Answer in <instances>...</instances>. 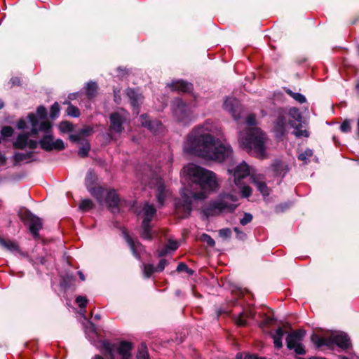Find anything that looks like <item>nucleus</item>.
Returning a JSON list of instances; mask_svg holds the SVG:
<instances>
[{
    "instance_id": "nucleus-57",
    "label": "nucleus",
    "mask_w": 359,
    "mask_h": 359,
    "mask_svg": "<svg viewBox=\"0 0 359 359\" xmlns=\"http://www.w3.org/2000/svg\"><path fill=\"white\" fill-rule=\"evenodd\" d=\"M39 144V142H38L36 140L28 139L27 147H29L32 149H34L37 147Z\"/></svg>"
},
{
    "instance_id": "nucleus-64",
    "label": "nucleus",
    "mask_w": 359,
    "mask_h": 359,
    "mask_svg": "<svg viewBox=\"0 0 359 359\" xmlns=\"http://www.w3.org/2000/svg\"><path fill=\"white\" fill-rule=\"evenodd\" d=\"M244 359H266V358H262V357H257L255 355H246Z\"/></svg>"
},
{
    "instance_id": "nucleus-40",
    "label": "nucleus",
    "mask_w": 359,
    "mask_h": 359,
    "mask_svg": "<svg viewBox=\"0 0 359 359\" xmlns=\"http://www.w3.org/2000/svg\"><path fill=\"white\" fill-rule=\"evenodd\" d=\"M241 189V192L243 198L249 197L252 194V189L249 186H245L241 182V186H237Z\"/></svg>"
},
{
    "instance_id": "nucleus-10",
    "label": "nucleus",
    "mask_w": 359,
    "mask_h": 359,
    "mask_svg": "<svg viewBox=\"0 0 359 359\" xmlns=\"http://www.w3.org/2000/svg\"><path fill=\"white\" fill-rule=\"evenodd\" d=\"M289 115L292 118L289 120V125L294 128L292 133L297 137H309V133L304 128V123L302 121V116L299 110L295 107L291 108L289 111Z\"/></svg>"
},
{
    "instance_id": "nucleus-1",
    "label": "nucleus",
    "mask_w": 359,
    "mask_h": 359,
    "mask_svg": "<svg viewBox=\"0 0 359 359\" xmlns=\"http://www.w3.org/2000/svg\"><path fill=\"white\" fill-rule=\"evenodd\" d=\"M212 126L206 121L195 127L188 135L183 147L184 151L207 160L222 162L232 155V149L210 134Z\"/></svg>"
},
{
    "instance_id": "nucleus-14",
    "label": "nucleus",
    "mask_w": 359,
    "mask_h": 359,
    "mask_svg": "<svg viewBox=\"0 0 359 359\" xmlns=\"http://www.w3.org/2000/svg\"><path fill=\"white\" fill-rule=\"evenodd\" d=\"M331 346L336 344L341 349H347L351 346L350 338L344 332H335L330 335Z\"/></svg>"
},
{
    "instance_id": "nucleus-27",
    "label": "nucleus",
    "mask_w": 359,
    "mask_h": 359,
    "mask_svg": "<svg viewBox=\"0 0 359 359\" xmlns=\"http://www.w3.org/2000/svg\"><path fill=\"white\" fill-rule=\"evenodd\" d=\"M311 340L317 348H320L323 346L331 347L330 336L328 337H322L316 334H313L311 335Z\"/></svg>"
},
{
    "instance_id": "nucleus-36",
    "label": "nucleus",
    "mask_w": 359,
    "mask_h": 359,
    "mask_svg": "<svg viewBox=\"0 0 359 359\" xmlns=\"http://www.w3.org/2000/svg\"><path fill=\"white\" fill-rule=\"evenodd\" d=\"M90 149V145L88 142H86L84 145L79 148L78 151V154L81 157H86L88 155L89 151Z\"/></svg>"
},
{
    "instance_id": "nucleus-32",
    "label": "nucleus",
    "mask_w": 359,
    "mask_h": 359,
    "mask_svg": "<svg viewBox=\"0 0 359 359\" xmlns=\"http://www.w3.org/2000/svg\"><path fill=\"white\" fill-rule=\"evenodd\" d=\"M286 93L290 95L292 98H294L299 103H304L306 101L305 96L299 93H294L290 89L286 90Z\"/></svg>"
},
{
    "instance_id": "nucleus-58",
    "label": "nucleus",
    "mask_w": 359,
    "mask_h": 359,
    "mask_svg": "<svg viewBox=\"0 0 359 359\" xmlns=\"http://www.w3.org/2000/svg\"><path fill=\"white\" fill-rule=\"evenodd\" d=\"M233 230L236 233L237 238L238 239L243 240L245 238V236H246L245 233H244L243 232L241 231L238 227H235L233 229Z\"/></svg>"
},
{
    "instance_id": "nucleus-51",
    "label": "nucleus",
    "mask_w": 359,
    "mask_h": 359,
    "mask_svg": "<svg viewBox=\"0 0 359 359\" xmlns=\"http://www.w3.org/2000/svg\"><path fill=\"white\" fill-rule=\"evenodd\" d=\"M177 271L178 272H182V271H187L188 273L189 274H192L193 273V271L189 269L187 266V265L184 263V262H180L177 267Z\"/></svg>"
},
{
    "instance_id": "nucleus-52",
    "label": "nucleus",
    "mask_w": 359,
    "mask_h": 359,
    "mask_svg": "<svg viewBox=\"0 0 359 359\" xmlns=\"http://www.w3.org/2000/svg\"><path fill=\"white\" fill-rule=\"evenodd\" d=\"M168 264V262L166 259H161L160 261H159V263L157 265V266L156 267V271L157 272H161L164 270L165 266L167 265Z\"/></svg>"
},
{
    "instance_id": "nucleus-20",
    "label": "nucleus",
    "mask_w": 359,
    "mask_h": 359,
    "mask_svg": "<svg viewBox=\"0 0 359 359\" xmlns=\"http://www.w3.org/2000/svg\"><path fill=\"white\" fill-rule=\"evenodd\" d=\"M27 224L34 238H38L39 232L42 228V222L39 217L29 213L27 216Z\"/></svg>"
},
{
    "instance_id": "nucleus-8",
    "label": "nucleus",
    "mask_w": 359,
    "mask_h": 359,
    "mask_svg": "<svg viewBox=\"0 0 359 359\" xmlns=\"http://www.w3.org/2000/svg\"><path fill=\"white\" fill-rule=\"evenodd\" d=\"M156 214V210L154 205L147 202L144 204L141 212L138 213V215H142L143 218L140 232V236L143 239L151 240L153 238L155 231L152 229L151 222Z\"/></svg>"
},
{
    "instance_id": "nucleus-21",
    "label": "nucleus",
    "mask_w": 359,
    "mask_h": 359,
    "mask_svg": "<svg viewBox=\"0 0 359 359\" xmlns=\"http://www.w3.org/2000/svg\"><path fill=\"white\" fill-rule=\"evenodd\" d=\"M251 183L255 184L257 189V190L264 196H266L269 195V189L267 187L266 184L264 181L263 175H251L250 176Z\"/></svg>"
},
{
    "instance_id": "nucleus-43",
    "label": "nucleus",
    "mask_w": 359,
    "mask_h": 359,
    "mask_svg": "<svg viewBox=\"0 0 359 359\" xmlns=\"http://www.w3.org/2000/svg\"><path fill=\"white\" fill-rule=\"evenodd\" d=\"M201 238L210 247H213L215 245L214 239L207 233H203Z\"/></svg>"
},
{
    "instance_id": "nucleus-25",
    "label": "nucleus",
    "mask_w": 359,
    "mask_h": 359,
    "mask_svg": "<svg viewBox=\"0 0 359 359\" xmlns=\"http://www.w3.org/2000/svg\"><path fill=\"white\" fill-rule=\"evenodd\" d=\"M14 165H17L20 162L29 163L33 161L34 153L32 151H28L26 153L17 152L13 156Z\"/></svg>"
},
{
    "instance_id": "nucleus-12",
    "label": "nucleus",
    "mask_w": 359,
    "mask_h": 359,
    "mask_svg": "<svg viewBox=\"0 0 359 359\" xmlns=\"http://www.w3.org/2000/svg\"><path fill=\"white\" fill-rule=\"evenodd\" d=\"M224 110L229 112L234 120L238 121L241 118V105L238 99L232 97H227L223 104Z\"/></svg>"
},
{
    "instance_id": "nucleus-46",
    "label": "nucleus",
    "mask_w": 359,
    "mask_h": 359,
    "mask_svg": "<svg viewBox=\"0 0 359 359\" xmlns=\"http://www.w3.org/2000/svg\"><path fill=\"white\" fill-rule=\"evenodd\" d=\"M340 129L343 133H348L351 130V121L346 119L342 122L340 126Z\"/></svg>"
},
{
    "instance_id": "nucleus-37",
    "label": "nucleus",
    "mask_w": 359,
    "mask_h": 359,
    "mask_svg": "<svg viewBox=\"0 0 359 359\" xmlns=\"http://www.w3.org/2000/svg\"><path fill=\"white\" fill-rule=\"evenodd\" d=\"M313 155V151L310 149H306L304 151L298 155V158L300 161L307 163V160Z\"/></svg>"
},
{
    "instance_id": "nucleus-31",
    "label": "nucleus",
    "mask_w": 359,
    "mask_h": 359,
    "mask_svg": "<svg viewBox=\"0 0 359 359\" xmlns=\"http://www.w3.org/2000/svg\"><path fill=\"white\" fill-rule=\"evenodd\" d=\"M66 103L68 104V107L67 109V115L74 118L79 117L81 114L79 109L72 104L69 102H67Z\"/></svg>"
},
{
    "instance_id": "nucleus-49",
    "label": "nucleus",
    "mask_w": 359,
    "mask_h": 359,
    "mask_svg": "<svg viewBox=\"0 0 359 359\" xmlns=\"http://www.w3.org/2000/svg\"><path fill=\"white\" fill-rule=\"evenodd\" d=\"M292 350H294V353L297 355H305L306 353L305 347L302 343L297 345V346H294V348H292Z\"/></svg>"
},
{
    "instance_id": "nucleus-63",
    "label": "nucleus",
    "mask_w": 359,
    "mask_h": 359,
    "mask_svg": "<svg viewBox=\"0 0 359 359\" xmlns=\"http://www.w3.org/2000/svg\"><path fill=\"white\" fill-rule=\"evenodd\" d=\"M6 162V157L4 154H0V165H5Z\"/></svg>"
},
{
    "instance_id": "nucleus-55",
    "label": "nucleus",
    "mask_w": 359,
    "mask_h": 359,
    "mask_svg": "<svg viewBox=\"0 0 359 359\" xmlns=\"http://www.w3.org/2000/svg\"><path fill=\"white\" fill-rule=\"evenodd\" d=\"M273 339V344L276 348H280L283 346L282 339L276 337L275 336H271Z\"/></svg>"
},
{
    "instance_id": "nucleus-2",
    "label": "nucleus",
    "mask_w": 359,
    "mask_h": 359,
    "mask_svg": "<svg viewBox=\"0 0 359 359\" xmlns=\"http://www.w3.org/2000/svg\"><path fill=\"white\" fill-rule=\"evenodd\" d=\"M184 173L194 183L198 184L204 191L194 192L187 187L180 191L181 197L175 201V210L179 216L185 218L189 216L194 201H203L207 198L205 191H215L218 189L216 175L210 170L194 164H189L183 168Z\"/></svg>"
},
{
    "instance_id": "nucleus-61",
    "label": "nucleus",
    "mask_w": 359,
    "mask_h": 359,
    "mask_svg": "<svg viewBox=\"0 0 359 359\" xmlns=\"http://www.w3.org/2000/svg\"><path fill=\"white\" fill-rule=\"evenodd\" d=\"M114 101L116 103L119 104L121 102V97H120V95H118V93H119V90L116 91L114 90Z\"/></svg>"
},
{
    "instance_id": "nucleus-29",
    "label": "nucleus",
    "mask_w": 359,
    "mask_h": 359,
    "mask_svg": "<svg viewBox=\"0 0 359 359\" xmlns=\"http://www.w3.org/2000/svg\"><path fill=\"white\" fill-rule=\"evenodd\" d=\"M0 245L13 253L20 252L18 245L14 241H5L0 237Z\"/></svg>"
},
{
    "instance_id": "nucleus-60",
    "label": "nucleus",
    "mask_w": 359,
    "mask_h": 359,
    "mask_svg": "<svg viewBox=\"0 0 359 359\" xmlns=\"http://www.w3.org/2000/svg\"><path fill=\"white\" fill-rule=\"evenodd\" d=\"M93 131V128L90 127H86L80 130V133L83 135H88Z\"/></svg>"
},
{
    "instance_id": "nucleus-50",
    "label": "nucleus",
    "mask_w": 359,
    "mask_h": 359,
    "mask_svg": "<svg viewBox=\"0 0 359 359\" xmlns=\"http://www.w3.org/2000/svg\"><path fill=\"white\" fill-rule=\"evenodd\" d=\"M76 302L79 304V306L81 309L85 308L87 305L88 300L86 297L83 296H78L76 298Z\"/></svg>"
},
{
    "instance_id": "nucleus-33",
    "label": "nucleus",
    "mask_w": 359,
    "mask_h": 359,
    "mask_svg": "<svg viewBox=\"0 0 359 359\" xmlns=\"http://www.w3.org/2000/svg\"><path fill=\"white\" fill-rule=\"evenodd\" d=\"M93 207V203L90 199H84L81 201L79 205V209L82 211H87L90 209H92Z\"/></svg>"
},
{
    "instance_id": "nucleus-7",
    "label": "nucleus",
    "mask_w": 359,
    "mask_h": 359,
    "mask_svg": "<svg viewBox=\"0 0 359 359\" xmlns=\"http://www.w3.org/2000/svg\"><path fill=\"white\" fill-rule=\"evenodd\" d=\"M90 193L100 204H106L113 213L119 211L120 198L114 189H105L101 187H92Z\"/></svg>"
},
{
    "instance_id": "nucleus-3",
    "label": "nucleus",
    "mask_w": 359,
    "mask_h": 359,
    "mask_svg": "<svg viewBox=\"0 0 359 359\" xmlns=\"http://www.w3.org/2000/svg\"><path fill=\"white\" fill-rule=\"evenodd\" d=\"M245 123L248 128L239 135L241 147L252 155L264 158L266 156V135L259 128L252 127L257 123L255 115H248Z\"/></svg>"
},
{
    "instance_id": "nucleus-11",
    "label": "nucleus",
    "mask_w": 359,
    "mask_h": 359,
    "mask_svg": "<svg viewBox=\"0 0 359 359\" xmlns=\"http://www.w3.org/2000/svg\"><path fill=\"white\" fill-rule=\"evenodd\" d=\"M128 114L123 109L111 113L109 116V130L118 134L123 131V125L128 120Z\"/></svg>"
},
{
    "instance_id": "nucleus-45",
    "label": "nucleus",
    "mask_w": 359,
    "mask_h": 359,
    "mask_svg": "<svg viewBox=\"0 0 359 359\" xmlns=\"http://www.w3.org/2000/svg\"><path fill=\"white\" fill-rule=\"evenodd\" d=\"M85 332L87 334H91L93 335H95L96 334L95 325L93 323L88 322V325L85 327Z\"/></svg>"
},
{
    "instance_id": "nucleus-28",
    "label": "nucleus",
    "mask_w": 359,
    "mask_h": 359,
    "mask_svg": "<svg viewBox=\"0 0 359 359\" xmlns=\"http://www.w3.org/2000/svg\"><path fill=\"white\" fill-rule=\"evenodd\" d=\"M254 313L250 311L248 312L242 311L234 317L236 323L239 326H245L246 325V319L253 318Z\"/></svg>"
},
{
    "instance_id": "nucleus-16",
    "label": "nucleus",
    "mask_w": 359,
    "mask_h": 359,
    "mask_svg": "<svg viewBox=\"0 0 359 359\" xmlns=\"http://www.w3.org/2000/svg\"><path fill=\"white\" fill-rule=\"evenodd\" d=\"M140 123L142 126L147 128L151 133L158 135L163 128V125L158 120L151 121L147 114L140 116Z\"/></svg>"
},
{
    "instance_id": "nucleus-17",
    "label": "nucleus",
    "mask_w": 359,
    "mask_h": 359,
    "mask_svg": "<svg viewBox=\"0 0 359 359\" xmlns=\"http://www.w3.org/2000/svg\"><path fill=\"white\" fill-rule=\"evenodd\" d=\"M287 121L286 116L282 114H280L275 121L273 132L277 139H280L285 135Z\"/></svg>"
},
{
    "instance_id": "nucleus-35",
    "label": "nucleus",
    "mask_w": 359,
    "mask_h": 359,
    "mask_svg": "<svg viewBox=\"0 0 359 359\" xmlns=\"http://www.w3.org/2000/svg\"><path fill=\"white\" fill-rule=\"evenodd\" d=\"M60 114V106L59 104L55 102L50 107V117L52 119L56 118Z\"/></svg>"
},
{
    "instance_id": "nucleus-9",
    "label": "nucleus",
    "mask_w": 359,
    "mask_h": 359,
    "mask_svg": "<svg viewBox=\"0 0 359 359\" xmlns=\"http://www.w3.org/2000/svg\"><path fill=\"white\" fill-rule=\"evenodd\" d=\"M172 112L177 121L184 126L188 125L193 119L192 110L181 98L173 100Z\"/></svg>"
},
{
    "instance_id": "nucleus-47",
    "label": "nucleus",
    "mask_w": 359,
    "mask_h": 359,
    "mask_svg": "<svg viewBox=\"0 0 359 359\" xmlns=\"http://www.w3.org/2000/svg\"><path fill=\"white\" fill-rule=\"evenodd\" d=\"M171 252L175 251L179 248V243L173 240H168V243L165 245Z\"/></svg>"
},
{
    "instance_id": "nucleus-22",
    "label": "nucleus",
    "mask_w": 359,
    "mask_h": 359,
    "mask_svg": "<svg viewBox=\"0 0 359 359\" xmlns=\"http://www.w3.org/2000/svg\"><path fill=\"white\" fill-rule=\"evenodd\" d=\"M168 86L173 91L179 93H189L193 89V85L191 83L183 80H177L168 84Z\"/></svg>"
},
{
    "instance_id": "nucleus-30",
    "label": "nucleus",
    "mask_w": 359,
    "mask_h": 359,
    "mask_svg": "<svg viewBox=\"0 0 359 359\" xmlns=\"http://www.w3.org/2000/svg\"><path fill=\"white\" fill-rule=\"evenodd\" d=\"M85 88L86 94L88 98L92 99L96 95L97 91V85L95 82H88L86 85Z\"/></svg>"
},
{
    "instance_id": "nucleus-54",
    "label": "nucleus",
    "mask_w": 359,
    "mask_h": 359,
    "mask_svg": "<svg viewBox=\"0 0 359 359\" xmlns=\"http://www.w3.org/2000/svg\"><path fill=\"white\" fill-rule=\"evenodd\" d=\"M157 252H158V256L159 257H164V256H165V255H167L168 254H170L171 251L168 248H167L166 246H165L161 250H158Z\"/></svg>"
},
{
    "instance_id": "nucleus-18",
    "label": "nucleus",
    "mask_w": 359,
    "mask_h": 359,
    "mask_svg": "<svg viewBox=\"0 0 359 359\" xmlns=\"http://www.w3.org/2000/svg\"><path fill=\"white\" fill-rule=\"evenodd\" d=\"M126 94L128 97L130 104L133 107V111L136 114H139V107L142 100V95L139 92V89L128 88Z\"/></svg>"
},
{
    "instance_id": "nucleus-44",
    "label": "nucleus",
    "mask_w": 359,
    "mask_h": 359,
    "mask_svg": "<svg viewBox=\"0 0 359 359\" xmlns=\"http://www.w3.org/2000/svg\"><path fill=\"white\" fill-rule=\"evenodd\" d=\"M36 114L39 117L40 119L43 120L47 116V110L46 108L43 106H39L36 109Z\"/></svg>"
},
{
    "instance_id": "nucleus-4",
    "label": "nucleus",
    "mask_w": 359,
    "mask_h": 359,
    "mask_svg": "<svg viewBox=\"0 0 359 359\" xmlns=\"http://www.w3.org/2000/svg\"><path fill=\"white\" fill-rule=\"evenodd\" d=\"M28 122L31 125V134L36 135L40 131L46 133L43 138L39 140L41 148L46 151L53 150L61 151L65 149L64 142L61 139L53 140V136L50 133L51 124L48 121H42L41 123L36 116L30 113L27 116Z\"/></svg>"
},
{
    "instance_id": "nucleus-39",
    "label": "nucleus",
    "mask_w": 359,
    "mask_h": 359,
    "mask_svg": "<svg viewBox=\"0 0 359 359\" xmlns=\"http://www.w3.org/2000/svg\"><path fill=\"white\" fill-rule=\"evenodd\" d=\"M59 128L63 133H68L73 130V126L69 121H62L60 123Z\"/></svg>"
},
{
    "instance_id": "nucleus-26",
    "label": "nucleus",
    "mask_w": 359,
    "mask_h": 359,
    "mask_svg": "<svg viewBox=\"0 0 359 359\" xmlns=\"http://www.w3.org/2000/svg\"><path fill=\"white\" fill-rule=\"evenodd\" d=\"M272 169L276 176L283 177L288 171L286 163L281 161L276 160L272 165Z\"/></svg>"
},
{
    "instance_id": "nucleus-24",
    "label": "nucleus",
    "mask_w": 359,
    "mask_h": 359,
    "mask_svg": "<svg viewBox=\"0 0 359 359\" xmlns=\"http://www.w3.org/2000/svg\"><path fill=\"white\" fill-rule=\"evenodd\" d=\"M30 135H32L31 132L19 134L13 143V147L19 149H24L27 147L28 139Z\"/></svg>"
},
{
    "instance_id": "nucleus-41",
    "label": "nucleus",
    "mask_w": 359,
    "mask_h": 359,
    "mask_svg": "<svg viewBox=\"0 0 359 359\" xmlns=\"http://www.w3.org/2000/svg\"><path fill=\"white\" fill-rule=\"evenodd\" d=\"M13 129L11 126H4L1 128V134L3 137H11L13 134Z\"/></svg>"
},
{
    "instance_id": "nucleus-53",
    "label": "nucleus",
    "mask_w": 359,
    "mask_h": 359,
    "mask_svg": "<svg viewBox=\"0 0 359 359\" xmlns=\"http://www.w3.org/2000/svg\"><path fill=\"white\" fill-rule=\"evenodd\" d=\"M93 177V172L91 170H89L87 172L86 177V184L87 188L89 191H90V189H91L89 187V185L91 184Z\"/></svg>"
},
{
    "instance_id": "nucleus-5",
    "label": "nucleus",
    "mask_w": 359,
    "mask_h": 359,
    "mask_svg": "<svg viewBox=\"0 0 359 359\" xmlns=\"http://www.w3.org/2000/svg\"><path fill=\"white\" fill-rule=\"evenodd\" d=\"M238 198L233 194L222 193L217 200L212 201L209 205L203 210V213L207 217L215 216L222 212H233L237 207Z\"/></svg>"
},
{
    "instance_id": "nucleus-23",
    "label": "nucleus",
    "mask_w": 359,
    "mask_h": 359,
    "mask_svg": "<svg viewBox=\"0 0 359 359\" xmlns=\"http://www.w3.org/2000/svg\"><path fill=\"white\" fill-rule=\"evenodd\" d=\"M123 233L133 255L139 259L140 258V252L143 250V245L138 241H134L126 231H123Z\"/></svg>"
},
{
    "instance_id": "nucleus-34",
    "label": "nucleus",
    "mask_w": 359,
    "mask_h": 359,
    "mask_svg": "<svg viewBox=\"0 0 359 359\" xmlns=\"http://www.w3.org/2000/svg\"><path fill=\"white\" fill-rule=\"evenodd\" d=\"M137 359H149V353L147 350V347L144 345H142L137 354Z\"/></svg>"
},
{
    "instance_id": "nucleus-6",
    "label": "nucleus",
    "mask_w": 359,
    "mask_h": 359,
    "mask_svg": "<svg viewBox=\"0 0 359 359\" xmlns=\"http://www.w3.org/2000/svg\"><path fill=\"white\" fill-rule=\"evenodd\" d=\"M133 348V344L126 341H121L118 344L111 343L106 340L102 342V353L109 359H116V353L118 355L120 359H132Z\"/></svg>"
},
{
    "instance_id": "nucleus-15",
    "label": "nucleus",
    "mask_w": 359,
    "mask_h": 359,
    "mask_svg": "<svg viewBox=\"0 0 359 359\" xmlns=\"http://www.w3.org/2000/svg\"><path fill=\"white\" fill-rule=\"evenodd\" d=\"M306 332L304 330H297L290 332L286 337V346L289 350L302 343Z\"/></svg>"
},
{
    "instance_id": "nucleus-42",
    "label": "nucleus",
    "mask_w": 359,
    "mask_h": 359,
    "mask_svg": "<svg viewBox=\"0 0 359 359\" xmlns=\"http://www.w3.org/2000/svg\"><path fill=\"white\" fill-rule=\"evenodd\" d=\"M231 230L229 228H224L219 230V236L224 238L227 239L231 236Z\"/></svg>"
},
{
    "instance_id": "nucleus-56",
    "label": "nucleus",
    "mask_w": 359,
    "mask_h": 359,
    "mask_svg": "<svg viewBox=\"0 0 359 359\" xmlns=\"http://www.w3.org/2000/svg\"><path fill=\"white\" fill-rule=\"evenodd\" d=\"M17 128L20 130H22L27 128L26 121L24 118H20L17 122Z\"/></svg>"
},
{
    "instance_id": "nucleus-38",
    "label": "nucleus",
    "mask_w": 359,
    "mask_h": 359,
    "mask_svg": "<svg viewBox=\"0 0 359 359\" xmlns=\"http://www.w3.org/2000/svg\"><path fill=\"white\" fill-rule=\"evenodd\" d=\"M154 271H156V268L154 266L153 264H144V274L146 278H149Z\"/></svg>"
},
{
    "instance_id": "nucleus-48",
    "label": "nucleus",
    "mask_w": 359,
    "mask_h": 359,
    "mask_svg": "<svg viewBox=\"0 0 359 359\" xmlns=\"http://www.w3.org/2000/svg\"><path fill=\"white\" fill-rule=\"evenodd\" d=\"M252 220V215L250 213L245 212L241 219L240 223L241 225L245 226L250 223Z\"/></svg>"
},
{
    "instance_id": "nucleus-62",
    "label": "nucleus",
    "mask_w": 359,
    "mask_h": 359,
    "mask_svg": "<svg viewBox=\"0 0 359 359\" xmlns=\"http://www.w3.org/2000/svg\"><path fill=\"white\" fill-rule=\"evenodd\" d=\"M11 82L13 86H18L20 83V79L18 77H14L11 79Z\"/></svg>"
},
{
    "instance_id": "nucleus-13",
    "label": "nucleus",
    "mask_w": 359,
    "mask_h": 359,
    "mask_svg": "<svg viewBox=\"0 0 359 359\" xmlns=\"http://www.w3.org/2000/svg\"><path fill=\"white\" fill-rule=\"evenodd\" d=\"M229 174H232L234 184L236 186H241V180L250 175V168L248 165L243 161L233 170L228 169Z\"/></svg>"
},
{
    "instance_id": "nucleus-19",
    "label": "nucleus",
    "mask_w": 359,
    "mask_h": 359,
    "mask_svg": "<svg viewBox=\"0 0 359 359\" xmlns=\"http://www.w3.org/2000/svg\"><path fill=\"white\" fill-rule=\"evenodd\" d=\"M170 195V191L163 182L160 180L157 182L156 197L159 207L164 205L165 199Z\"/></svg>"
},
{
    "instance_id": "nucleus-59",
    "label": "nucleus",
    "mask_w": 359,
    "mask_h": 359,
    "mask_svg": "<svg viewBox=\"0 0 359 359\" xmlns=\"http://www.w3.org/2000/svg\"><path fill=\"white\" fill-rule=\"evenodd\" d=\"M284 334H285L284 330L281 327H278L276 330V332L273 334H272V336H275L276 337L283 339Z\"/></svg>"
}]
</instances>
